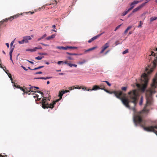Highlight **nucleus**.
<instances>
[{"label": "nucleus", "mask_w": 157, "mask_h": 157, "mask_svg": "<svg viewBox=\"0 0 157 157\" xmlns=\"http://www.w3.org/2000/svg\"><path fill=\"white\" fill-rule=\"evenodd\" d=\"M26 51H30V52H33L36 51V50L35 49H34V48H33V49H29V48L27 49L26 50Z\"/></svg>", "instance_id": "nucleus-23"}, {"label": "nucleus", "mask_w": 157, "mask_h": 157, "mask_svg": "<svg viewBox=\"0 0 157 157\" xmlns=\"http://www.w3.org/2000/svg\"><path fill=\"white\" fill-rule=\"evenodd\" d=\"M76 87H75L74 86H73V89H82V88H83V87H82L81 86H79L78 85H76Z\"/></svg>", "instance_id": "nucleus-25"}, {"label": "nucleus", "mask_w": 157, "mask_h": 157, "mask_svg": "<svg viewBox=\"0 0 157 157\" xmlns=\"http://www.w3.org/2000/svg\"><path fill=\"white\" fill-rule=\"evenodd\" d=\"M42 48V47H41L40 46H38V47H36L34 48V49H35L36 51V49H41Z\"/></svg>", "instance_id": "nucleus-36"}, {"label": "nucleus", "mask_w": 157, "mask_h": 157, "mask_svg": "<svg viewBox=\"0 0 157 157\" xmlns=\"http://www.w3.org/2000/svg\"><path fill=\"white\" fill-rule=\"evenodd\" d=\"M19 88L21 90L23 91L24 93H25L26 92L25 90L24 89H23L22 87H19Z\"/></svg>", "instance_id": "nucleus-44"}, {"label": "nucleus", "mask_w": 157, "mask_h": 157, "mask_svg": "<svg viewBox=\"0 0 157 157\" xmlns=\"http://www.w3.org/2000/svg\"><path fill=\"white\" fill-rule=\"evenodd\" d=\"M8 75L9 77L10 78V79L11 80V81L13 83V79L12 78V77L11 74L10 73H9V74H8Z\"/></svg>", "instance_id": "nucleus-30"}, {"label": "nucleus", "mask_w": 157, "mask_h": 157, "mask_svg": "<svg viewBox=\"0 0 157 157\" xmlns=\"http://www.w3.org/2000/svg\"><path fill=\"white\" fill-rule=\"evenodd\" d=\"M29 86H30V87H29V90H28L29 92L31 91L34 92H37L40 93L41 94L42 97L43 96V93L42 92L40 91H36V89H35V86H31L30 85Z\"/></svg>", "instance_id": "nucleus-5"}, {"label": "nucleus", "mask_w": 157, "mask_h": 157, "mask_svg": "<svg viewBox=\"0 0 157 157\" xmlns=\"http://www.w3.org/2000/svg\"><path fill=\"white\" fill-rule=\"evenodd\" d=\"M157 19V17H151L150 19V21L151 22H152Z\"/></svg>", "instance_id": "nucleus-26"}, {"label": "nucleus", "mask_w": 157, "mask_h": 157, "mask_svg": "<svg viewBox=\"0 0 157 157\" xmlns=\"http://www.w3.org/2000/svg\"><path fill=\"white\" fill-rule=\"evenodd\" d=\"M142 1H135L132 2L130 5V7L128 9L129 10H131L135 6V5L138 4L139 2H141Z\"/></svg>", "instance_id": "nucleus-7"}, {"label": "nucleus", "mask_w": 157, "mask_h": 157, "mask_svg": "<svg viewBox=\"0 0 157 157\" xmlns=\"http://www.w3.org/2000/svg\"><path fill=\"white\" fill-rule=\"evenodd\" d=\"M150 0H146L145 1V2H144V3L142 4L141 5H143L142 6V7H143L146 4V3H147V2H149L150 1Z\"/></svg>", "instance_id": "nucleus-31"}, {"label": "nucleus", "mask_w": 157, "mask_h": 157, "mask_svg": "<svg viewBox=\"0 0 157 157\" xmlns=\"http://www.w3.org/2000/svg\"><path fill=\"white\" fill-rule=\"evenodd\" d=\"M43 67H44V66H39V67H37L35 68H34V69H33L32 70H37V69H40L41 68H43Z\"/></svg>", "instance_id": "nucleus-32"}, {"label": "nucleus", "mask_w": 157, "mask_h": 157, "mask_svg": "<svg viewBox=\"0 0 157 157\" xmlns=\"http://www.w3.org/2000/svg\"><path fill=\"white\" fill-rule=\"evenodd\" d=\"M42 107L44 109H48V108L52 109L57 101H54L52 103L49 105L48 101L46 98L42 99Z\"/></svg>", "instance_id": "nucleus-3"}, {"label": "nucleus", "mask_w": 157, "mask_h": 157, "mask_svg": "<svg viewBox=\"0 0 157 157\" xmlns=\"http://www.w3.org/2000/svg\"><path fill=\"white\" fill-rule=\"evenodd\" d=\"M43 38H42V37H41L40 38H38V39H37V40L38 41H40V40H41L43 39Z\"/></svg>", "instance_id": "nucleus-58"}, {"label": "nucleus", "mask_w": 157, "mask_h": 157, "mask_svg": "<svg viewBox=\"0 0 157 157\" xmlns=\"http://www.w3.org/2000/svg\"><path fill=\"white\" fill-rule=\"evenodd\" d=\"M132 13H131V14H129L128 16V17H130L131 16V15H132Z\"/></svg>", "instance_id": "nucleus-62"}, {"label": "nucleus", "mask_w": 157, "mask_h": 157, "mask_svg": "<svg viewBox=\"0 0 157 157\" xmlns=\"http://www.w3.org/2000/svg\"><path fill=\"white\" fill-rule=\"evenodd\" d=\"M109 50H108L105 53V54H106L109 52Z\"/></svg>", "instance_id": "nucleus-64"}, {"label": "nucleus", "mask_w": 157, "mask_h": 157, "mask_svg": "<svg viewBox=\"0 0 157 157\" xmlns=\"http://www.w3.org/2000/svg\"><path fill=\"white\" fill-rule=\"evenodd\" d=\"M130 11V10H129V9H128V10L125 11H124L122 14V16H124L125 15L128 13V12Z\"/></svg>", "instance_id": "nucleus-27"}, {"label": "nucleus", "mask_w": 157, "mask_h": 157, "mask_svg": "<svg viewBox=\"0 0 157 157\" xmlns=\"http://www.w3.org/2000/svg\"><path fill=\"white\" fill-rule=\"evenodd\" d=\"M132 27V26H129L124 31V34H126L127 33L128 31L130 29H131Z\"/></svg>", "instance_id": "nucleus-16"}, {"label": "nucleus", "mask_w": 157, "mask_h": 157, "mask_svg": "<svg viewBox=\"0 0 157 157\" xmlns=\"http://www.w3.org/2000/svg\"><path fill=\"white\" fill-rule=\"evenodd\" d=\"M30 13L31 14H33V13H34V12H30V11H29V12H27V13Z\"/></svg>", "instance_id": "nucleus-61"}, {"label": "nucleus", "mask_w": 157, "mask_h": 157, "mask_svg": "<svg viewBox=\"0 0 157 157\" xmlns=\"http://www.w3.org/2000/svg\"><path fill=\"white\" fill-rule=\"evenodd\" d=\"M120 43H119L118 41H117L115 43V44L116 45H117L119 44H120Z\"/></svg>", "instance_id": "nucleus-48"}, {"label": "nucleus", "mask_w": 157, "mask_h": 157, "mask_svg": "<svg viewBox=\"0 0 157 157\" xmlns=\"http://www.w3.org/2000/svg\"><path fill=\"white\" fill-rule=\"evenodd\" d=\"M157 48L156 49V50H155V52H157ZM149 56H154L155 57V59H154L153 62L152 67L150 68H149L150 67H149L146 68L145 71L147 72V74L144 73L142 75L141 80L142 82V84L141 85L138 83H137L136 84L137 87L138 88L141 89L143 91L145 90L147 86L148 81V75L150 74L153 71L154 69L156 66V63L157 62V52L155 53L153 52H152L151 55Z\"/></svg>", "instance_id": "nucleus-2"}, {"label": "nucleus", "mask_w": 157, "mask_h": 157, "mask_svg": "<svg viewBox=\"0 0 157 157\" xmlns=\"http://www.w3.org/2000/svg\"><path fill=\"white\" fill-rule=\"evenodd\" d=\"M13 83V86H14L18 88V86L17 85V84H16L15 83H14V82Z\"/></svg>", "instance_id": "nucleus-49"}, {"label": "nucleus", "mask_w": 157, "mask_h": 157, "mask_svg": "<svg viewBox=\"0 0 157 157\" xmlns=\"http://www.w3.org/2000/svg\"><path fill=\"white\" fill-rule=\"evenodd\" d=\"M6 45L8 47V48L9 47V44L8 43H6Z\"/></svg>", "instance_id": "nucleus-60"}, {"label": "nucleus", "mask_w": 157, "mask_h": 157, "mask_svg": "<svg viewBox=\"0 0 157 157\" xmlns=\"http://www.w3.org/2000/svg\"><path fill=\"white\" fill-rule=\"evenodd\" d=\"M86 62V59H83L81 61L78 62V64L81 65L85 63Z\"/></svg>", "instance_id": "nucleus-19"}, {"label": "nucleus", "mask_w": 157, "mask_h": 157, "mask_svg": "<svg viewBox=\"0 0 157 157\" xmlns=\"http://www.w3.org/2000/svg\"><path fill=\"white\" fill-rule=\"evenodd\" d=\"M5 69H3V70L6 72V73L8 75L10 73H9V71L8 70H6V67H4Z\"/></svg>", "instance_id": "nucleus-35"}, {"label": "nucleus", "mask_w": 157, "mask_h": 157, "mask_svg": "<svg viewBox=\"0 0 157 157\" xmlns=\"http://www.w3.org/2000/svg\"><path fill=\"white\" fill-rule=\"evenodd\" d=\"M82 89L84 90L89 91L92 90H97L100 89V87L98 86L95 85L93 86L92 89H91L89 88H87L85 87H84L83 88H82Z\"/></svg>", "instance_id": "nucleus-4"}, {"label": "nucleus", "mask_w": 157, "mask_h": 157, "mask_svg": "<svg viewBox=\"0 0 157 157\" xmlns=\"http://www.w3.org/2000/svg\"><path fill=\"white\" fill-rule=\"evenodd\" d=\"M56 48H57V49H59L60 50H67V48H66V47H64L63 46H57L56 47Z\"/></svg>", "instance_id": "nucleus-17"}, {"label": "nucleus", "mask_w": 157, "mask_h": 157, "mask_svg": "<svg viewBox=\"0 0 157 157\" xmlns=\"http://www.w3.org/2000/svg\"><path fill=\"white\" fill-rule=\"evenodd\" d=\"M47 36V35L46 34H45L42 37V38L43 39Z\"/></svg>", "instance_id": "nucleus-55"}, {"label": "nucleus", "mask_w": 157, "mask_h": 157, "mask_svg": "<svg viewBox=\"0 0 157 157\" xmlns=\"http://www.w3.org/2000/svg\"><path fill=\"white\" fill-rule=\"evenodd\" d=\"M56 35L55 34H53L51 36H49L46 38V40H49L52 39L54 38L55 37Z\"/></svg>", "instance_id": "nucleus-13"}, {"label": "nucleus", "mask_w": 157, "mask_h": 157, "mask_svg": "<svg viewBox=\"0 0 157 157\" xmlns=\"http://www.w3.org/2000/svg\"><path fill=\"white\" fill-rule=\"evenodd\" d=\"M33 95H34L33 96V97L34 98H37L38 101H40L41 100V98H38L39 96L37 95V94L33 93Z\"/></svg>", "instance_id": "nucleus-20"}, {"label": "nucleus", "mask_w": 157, "mask_h": 157, "mask_svg": "<svg viewBox=\"0 0 157 157\" xmlns=\"http://www.w3.org/2000/svg\"><path fill=\"white\" fill-rule=\"evenodd\" d=\"M108 93L109 94H114L115 96L121 100L122 103L125 106L130 109V106L129 105V103L130 101L133 103L135 106L136 103V101L138 100V93L136 90H132L128 92L129 98L130 101L125 97L126 94L121 91H109Z\"/></svg>", "instance_id": "nucleus-1"}, {"label": "nucleus", "mask_w": 157, "mask_h": 157, "mask_svg": "<svg viewBox=\"0 0 157 157\" xmlns=\"http://www.w3.org/2000/svg\"><path fill=\"white\" fill-rule=\"evenodd\" d=\"M66 53L67 54L70 55H82V54H78L76 53H70L68 52H67Z\"/></svg>", "instance_id": "nucleus-21"}, {"label": "nucleus", "mask_w": 157, "mask_h": 157, "mask_svg": "<svg viewBox=\"0 0 157 157\" xmlns=\"http://www.w3.org/2000/svg\"><path fill=\"white\" fill-rule=\"evenodd\" d=\"M143 97H141V98H140V105H141L143 103Z\"/></svg>", "instance_id": "nucleus-33"}, {"label": "nucleus", "mask_w": 157, "mask_h": 157, "mask_svg": "<svg viewBox=\"0 0 157 157\" xmlns=\"http://www.w3.org/2000/svg\"><path fill=\"white\" fill-rule=\"evenodd\" d=\"M18 43L20 44H23L24 43H25V41H23V40L22 41H19L18 42Z\"/></svg>", "instance_id": "nucleus-45"}, {"label": "nucleus", "mask_w": 157, "mask_h": 157, "mask_svg": "<svg viewBox=\"0 0 157 157\" xmlns=\"http://www.w3.org/2000/svg\"><path fill=\"white\" fill-rule=\"evenodd\" d=\"M52 78V77H47L46 78L45 77H40V78H35V79H47L49 78Z\"/></svg>", "instance_id": "nucleus-14"}, {"label": "nucleus", "mask_w": 157, "mask_h": 157, "mask_svg": "<svg viewBox=\"0 0 157 157\" xmlns=\"http://www.w3.org/2000/svg\"><path fill=\"white\" fill-rule=\"evenodd\" d=\"M109 44L110 42L109 41L106 43L102 47V50L100 52V53H102L104 51L109 47Z\"/></svg>", "instance_id": "nucleus-6"}, {"label": "nucleus", "mask_w": 157, "mask_h": 157, "mask_svg": "<svg viewBox=\"0 0 157 157\" xmlns=\"http://www.w3.org/2000/svg\"><path fill=\"white\" fill-rule=\"evenodd\" d=\"M103 82H105L106 83V84H107L108 86H111V84L108 81H103Z\"/></svg>", "instance_id": "nucleus-40"}, {"label": "nucleus", "mask_w": 157, "mask_h": 157, "mask_svg": "<svg viewBox=\"0 0 157 157\" xmlns=\"http://www.w3.org/2000/svg\"><path fill=\"white\" fill-rule=\"evenodd\" d=\"M45 63L46 64H47V65H49V62H45Z\"/></svg>", "instance_id": "nucleus-63"}, {"label": "nucleus", "mask_w": 157, "mask_h": 157, "mask_svg": "<svg viewBox=\"0 0 157 157\" xmlns=\"http://www.w3.org/2000/svg\"><path fill=\"white\" fill-rule=\"evenodd\" d=\"M143 24V23L142 22V21H140V24L139 25H138V27L140 28L142 26V25Z\"/></svg>", "instance_id": "nucleus-39"}, {"label": "nucleus", "mask_w": 157, "mask_h": 157, "mask_svg": "<svg viewBox=\"0 0 157 157\" xmlns=\"http://www.w3.org/2000/svg\"><path fill=\"white\" fill-rule=\"evenodd\" d=\"M73 66H74L75 67H77V65L75 64H72L71 63V64L70 65V67H72Z\"/></svg>", "instance_id": "nucleus-38"}, {"label": "nucleus", "mask_w": 157, "mask_h": 157, "mask_svg": "<svg viewBox=\"0 0 157 157\" xmlns=\"http://www.w3.org/2000/svg\"><path fill=\"white\" fill-rule=\"evenodd\" d=\"M63 93L62 91H60L59 92V96L60 97V99H61L63 95Z\"/></svg>", "instance_id": "nucleus-24"}, {"label": "nucleus", "mask_w": 157, "mask_h": 157, "mask_svg": "<svg viewBox=\"0 0 157 157\" xmlns=\"http://www.w3.org/2000/svg\"><path fill=\"white\" fill-rule=\"evenodd\" d=\"M42 73V72L41 71H39L36 72V73H35V74L37 75V74H41Z\"/></svg>", "instance_id": "nucleus-50"}, {"label": "nucleus", "mask_w": 157, "mask_h": 157, "mask_svg": "<svg viewBox=\"0 0 157 157\" xmlns=\"http://www.w3.org/2000/svg\"><path fill=\"white\" fill-rule=\"evenodd\" d=\"M127 87H122L121 88V90L124 91H125L127 89Z\"/></svg>", "instance_id": "nucleus-43"}, {"label": "nucleus", "mask_w": 157, "mask_h": 157, "mask_svg": "<svg viewBox=\"0 0 157 157\" xmlns=\"http://www.w3.org/2000/svg\"><path fill=\"white\" fill-rule=\"evenodd\" d=\"M104 90L107 93H109V90H108L105 89L104 90Z\"/></svg>", "instance_id": "nucleus-56"}, {"label": "nucleus", "mask_w": 157, "mask_h": 157, "mask_svg": "<svg viewBox=\"0 0 157 157\" xmlns=\"http://www.w3.org/2000/svg\"><path fill=\"white\" fill-rule=\"evenodd\" d=\"M63 61H58V62H57V64L59 65L61 63H63Z\"/></svg>", "instance_id": "nucleus-46"}, {"label": "nucleus", "mask_w": 157, "mask_h": 157, "mask_svg": "<svg viewBox=\"0 0 157 157\" xmlns=\"http://www.w3.org/2000/svg\"><path fill=\"white\" fill-rule=\"evenodd\" d=\"M42 55H47V53H42Z\"/></svg>", "instance_id": "nucleus-59"}, {"label": "nucleus", "mask_w": 157, "mask_h": 157, "mask_svg": "<svg viewBox=\"0 0 157 157\" xmlns=\"http://www.w3.org/2000/svg\"><path fill=\"white\" fill-rule=\"evenodd\" d=\"M27 61H28V62H29V63H31V64H33L34 63L33 62H32V61H31L28 60H27Z\"/></svg>", "instance_id": "nucleus-52"}, {"label": "nucleus", "mask_w": 157, "mask_h": 157, "mask_svg": "<svg viewBox=\"0 0 157 157\" xmlns=\"http://www.w3.org/2000/svg\"><path fill=\"white\" fill-rule=\"evenodd\" d=\"M44 57L43 56H38L37 57H35V59H36L40 60L41 59Z\"/></svg>", "instance_id": "nucleus-28"}, {"label": "nucleus", "mask_w": 157, "mask_h": 157, "mask_svg": "<svg viewBox=\"0 0 157 157\" xmlns=\"http://www.w3.org/2000/svg\"><path fill=\"white\" fill-rule=\"evenodd\" d=\"M63 93V94H65V93H67L69 92V90H62Z\"/></svg>", "instance_id": "nucleus-41"}, {"label": "nucleus", "mask_w": 157, "mask_h": 157, "mask_svg": "<svg viewBox=\"0 0 157 157\" xmlns=\"http://www.w3.org/2000/svg\"><path fill=\"white\" fill-rule=\"evenodd\" d=\"M63 63H64L65 64H67L69 67H70V65L71 64V63H70V62H68V61L67 60H66L64 61H63Z\"/></svg>", "instance_id": "nucleus-29"}, {"label": "nucleus", "mask_w": 157, "mask_h": 157, "mask_svg": "<svg viewBox=\"0 0 157 157\" xmlns=\"http://www.w3.org/2000/svg\"><path fill=\"white\" fill-rule=\"evenodd\" d=\"M73 86L72 87H69L68 88V89L69 90H72L73 89Z\"/></svg>", "instance_id": "nucleus-54"}, {"label": "nucleus", "mask_w": 157, "mask_h": 157, "mask_svg": "<svg viewBox=\"0 0 157 157\" xmlns=\"http://www.w3.org/2000/svg\"><path fill=\"white\" fill-rule=\"evenodd\" d=\"M128 49H126L124 51V52H122V54H124L126 53H128Z\"/></svg>", "instance_id": "nucleus-37"}, {"label": "nucleus", "mask_w": 157, "mask_h": 157, "mask_svg": "<svg viewBox=\"0 0 157 157\" xmlns=\"http://www.w3.org/2000/svg\"><path fill=\"white\" fill-rule=\"evenodd\" d=\"M142 6L143 5H140V6L133 9L132 11V13H134L138 11L140 9L143 7Z\"/></svg>", "instance_id": "nucleus-11"}, {"label": "nucleus", "mask_w": 157, "mask_h": 157, "mask_svg": "<svg viewBox=\"0 0 157 157\" xmlns=\"http://www.w3.org/2000/svg\"><path fill=\"white\" fill-rule=\"evenodd\" d=\"M14 43V41H13L12 42H11V44H10V46H11V50L9 53L10 56V59L13 62V60L12 59V53L13 52L14 48H12V46L13 44Z\"/></svg>", "instance_id": "nucleus-9"}, {"label": "nucleus", "mask_w": 157, "mask_h": 157, "mask_svg": "<svg viewBox=\"0 0 157 157\" xmlns=\"http://www.w3.org/2000/svg\"><path fill=\"white\" fill-rule=\"evenodd\" d=\"M66 48H67V50L68 49H77V47H72V46H66Z\"/></svg>", "instance_id": "nucleus-18"}, {"label": "nucleus", "mask_w": 157, "mask_h": 157, "mask_svg": "<svg viewBox=\"0 0 157 157\" xmlns=\"http://www.w3.org/2000/svg\"><path fill=\"white\" fill-rule=\"evenodd\" d=\"M93 40L92 38L90 39L89 40H88V42L89 43H90L92 42V41H93Z\"/></svg>", "instance_id": "nucleus-53"}, {"label": "nucleus", "mask_w": 157, "mask_h": 157, "mask_svg": "<svg viewBox=\"0 0 157 157\" xmlns=\"http://www.w3.org/2000/svg\"><path fill=\"white\" fill-rule=\"evenodd\" d=\"M32 38L30 36H27L24 37L23 41H25V43H28V40H31Z\"/></svg>", "instance_id": "nucleus-10"}, {"label": "nucleus", "mask_w": 157, "mask_h": 157, "mask_svg": "<svg viewBox=\"0 0 157 157\" xmlns=\"http://www.w3.org/2000/svg\"><path fill=\"white\" fill-rule=\"evenodd\" d=\"M21 67H22V68L25 70V71H27V69H26L25 67H24V66H21Z\"/></svg>", "instance_id": "nucleus-57"}, {"label": "nucleus", "mask_w": 157, "mask_h": 157, "mask_svg": "<svg viewBox=\"0 0 157 157\" xmlns=\"http://www.w3.org/2000/svg\"><path fill=\"white\" fill-rule=\"evenodd\" d=\"M97 48V47H93V48H89V49H88L87 50H85V51H84V53H87V52H89V51H92V50L95 49Z\"/></svg>", "instance_id": "nucleus-12"}, {"label": "nucleus", "mask_w": 157, "mask_h": 157, "mask_svg": "<svg viewBox=\"0 0 157 157\" xmlns=\"http://www.w3.org/2000/svg\"><path fill=\"white\" fill-rule=\"evenodd\" d=\"M67 58L69 60H73L74 59V58L71 56H68L67 57Z\"/></svg>", "instance_id": "nucleus-34"}, {"label": "nucleus", "mask_w": 157, "mask_h": 157, "mask_svg": "<svg viewBox=\"0 0 157 157\" xmlns=\"http://www.w3.org/2000/svg\"><path fill=\"white\" fill-rule=\"evenodd\" d=\"M121 24L119 25H118V26H117L115 29V30H114V31H116L117 29H118L119 28H120V27L121 26Z\"/></svg>", "instance_id": "nucleus-42"}, {"label": "nucleus", "mask_w": 157, "mask_h": 157, "mask_svg": "<svg viewBox=\"0 0 157 157\" xmlns=\"http://www.w3.org/2000/svg\"><path fill=\"white\" fill-rule=\"evenodd\" d=\"M19 16V15L16 14V15H14L13 16H11L8 18H6L5 19L3 20V22H7L8 21V20L12 21V20L14 19V18H17Z\"/></svg>", "instance_id": "nucleus-8"}, {"label": "nucleus", "mask_w": 157, "mask_h": 157, "mask_svg": "<svg viewBox=\"0 0 157 157\" xmlns=\"http://www.w3.org/2000/svg\"><path fill=\"white\" fill-rule=\"evenodd\" d=\"M41 44L44 46H49V45L48 44H43V43H40Z\"/></svg>", "instance_id": "nucleus-51"}, {"label": "nucleus", "mask_w": 157, "mask_h": 157, "mask_svg": "<svg viewBox=\"0 0 157 157\" xmlns=\"http://www.w3.org/2000/svg\"><path fill=\"white\" fill-rule=\"evenodd\" d=\"M26 90L25 92L26 93H28L29 92L28 90H29V88H26Z\"/></svg>", "instance_id": "nucleus-47"}, {"label": "nucleus", "mask_w": 157, "mask_h": 157, "mask_svg": "<svg viewBox=\"0 0 157 157\" xmlns=\"http://www.w3.org/2000/svg\"><path fill=\"white\" fill-rule=\"evenodd\" d=\"M104 32H103L98 35H97L96 36H94L92 38L93 40H94L96 39L97 38H98V37H99Z\"/></svg>", "instance_id": "nucleus-15"}, {"label": "nucleus", "mask_w": 157, "mask_h": 157, "mask_svg": "<svg viewBox=\"0 0 157 157\" xmlns=\"http://www.w3.org/2000/svg\"><path fill=\"white\" fill-rule=\"evenodd\" d=\"M100 89L102 90H104L105 89V87L104 84L102 83H101L100 84Z\"/></svg>", "instance_id": "nucleus-22"}]
</instances>
